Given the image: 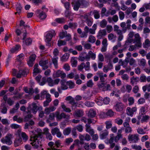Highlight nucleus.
I'll return each instance as SVG.
<instances>
[{"instance_id":"1","label":"nucleus","mask_w":150,"mask_h":150,"mask_svg":"<svg viewBox=\"0 0 150 150\" xmlns=\"http://www.w3.org/2000/svg\"><path fill=\"white\" fill-rule=\"evenodd\" d=\"M30 140L32 142L30 144L34 147L37 149L41 145L42 141V136L40 134H33L31 136Z\"/></svg>"},{"instance_id":"2","label":"nucleus","mask_w":150,"mask_h":150,"mask_svg":"<svg viewBox=\"0 0 150 150\" xmlns=\"http://www.w3.org/2000/svg\"><path fill=\"white\" fill-rule=\"evenodd\" d=\"M45 36V41L46 45L48 47L51 46L50 42L52 37L56 35L55 31L53 30L48 31L46 32Z\"/></svg>"},{"instance_id":"3","label":"nucleus","mask_w":150,"mask_h":150,"mask_svg":"<svg viewBox=\"0 0 150 150\" xmlns=\"http://www.w3.org/2000/svg\"><path fill=\"white\" fill-rule=\"evenodd\" d=\"M12 135L11 134H8L4 138L1 139V142L4 144H6L8 145H10L12 144L11 138Z\"/></svg>"},{"instance_id":"4","label":"nucleus","mask_w":150,"mask_h":150,"mask_svg":"<svg viewBox=\"0 0 150 150\" xmlns=\"http://www.w3.org/2000/svg\"><path fill=\"white\" fill-rule=\"evenodd\" d=\"M53 53L54 56L52 58V61L55 68L57 69L58 68V57L57 56L59 53L58 50L57 48L54 49Z\"/></svg>"},{"instance_id":"5","label":"nucleus","mask_w":150,"mask_h":150,"mask_svg":"<svg viewBox=\"0 0 150 150\" xmlns=\"http://www.w3.org/2000/svg\"><path fill=\"white\" fill-rule=\"evenodd\" d=\"M77 59L79 61L81 62H83L85 60L87 61L90 60V58L88 55V54L85 52H81Z\"/></svg>"},{"instance_id":"6","label":"nucleus","mask_w":150,"mask_h":150,"mask_svg":"<svg viewBox=\"0 0 150 150\" xmlns=\"http://www.w3.org/2000/svg\"><path fill=\"white\" fill-rule=\"evenodd\" d=\"M87 3L85 0H78L76 2V11H77L80 6L83 8L87 6Z\"/></svg>"},{"instance_id":"7","label":"nucleus","mask_w":150,"mask_h":150,"mask_svg":"<svg viewBox=\"0 0 150 150\" xmlns=\"http://www.w3.org/2000/svg\"><path fill=\"white\" fill-rule=\"evenodd\" d=\"M60 81L59 79H56L53 80L50 77H47V82L48 83V84L50 86H52L54 85L58 84Z\"/></svg>"},{"instance_id":"8","label":"nucleus","mask_w":150,"mask_h":150,"mask_svg":"<svg viewBox=\"0 0 150 150\" xmlns=\"http://www.w3.org/2000/svg\"><path fill=\"white\" fill-rule=\"evenodd\" d=\"M48 62V60L47 59L45 60L42 59L40 61L39 64L42 67V69L45 70L49 67Z\"/></svg>"},{"instance_id":"9","label":"nucleus","mask_w":150,"mask_h":150,"mask_svg":"<svg viewBox=\"0 0 150 150\" xmlns=\"http://www.w3.org/2000/svg\"><path fill=\"white\" fill-rule=\"evenodd\" d=\"M138 136V135L137 134H130L128 136V139L129 141L132 142L133 143H136L138 142L139 139Z\"/></svg>"},{"instance_id":"10","label":"nucleus","mask_w":150,"mask_h":150,"mask_svg":"<svg viewBox=\"0 0 150 150\" xmlns=\"http://www.w3.org/2000/svg\"><path fill=\"white\" fill-rule=\"evenodd\" d=\"M137 110V109L136 107H133L132 108L129 107H128L127 108L126 113L128 115L132 117L134 113L136 112Z\"/></svg>"},{"instance_id":"11","label":"nucleus","mask_w":150,"mask_h":150,"mask_svg":"<svg viewBox=\"0 0 150 150\" xmlns=\"http://www.w3.org/2000/svg\"><path fill=\"white\" fill-rule=\"evenodd\" d=\"M55 116L57 119L60 120L63 118H67L69 116L66 115L64 113L62 112L61 114L59 112H56L55 113Z\"/></svg>"},{"instance_id":"12","label":"nucleus","mask_w":150,"mask_h":150,"mask_svg":"<svg viewBox=\"0 0 150 150\" xmlns=\"http://www.w3.org/2000/svg\"><path fill=\"white\" fill-rule=\"evenodd\" d=\"M36 12L37 14H38L39 18L41 19H44L47 17V15L43 11H41L40 9H37Z\"/></svg>"},{"instance_id":"13","label":"nucleus","mask_w":150,"mask_h":150,"mask_svg":"<svg viewBox=\"0 0 150 150\" xmlns=\"http://www.w3.org/2000/svg\"><path fill=\"white\" fill-rule=\"evenodd\" d=\"M44 133L46 136L47 139L51 140L52 139V137L49 132V129L47 128H45L43 129Z\"/></svg>"},{"instance_id":"14","label":"nucleus","mask_w":150,"mask_h":150,"mask_svg":"<svg viewBox=\"0 0 150 150\" xmlns=\"http://www.w3.org/2000/svg\"><path fill=\"white\" fill-rule=\"evenodd\" d=\"M115 108L117 111H122L123 109L124 105L121 102H117L115 106Z\"/></svg>"},{"instance_id":"15","label":"nucleus","mask_w":150,"mask_h":150,"mask_svg":"<svg viewBox=\"0 0 150 150\" xmlns=\"http://www.w3.org/2000/svg\"><path fill=\"white\" fill-rule=\"evenodd\" d=\"M107 32L105 29L100 30L98 33L97 37L98 39H101L103 38V37L105 36Z\"/></svg>"},{"instance_id":"16","label":"nucleus","mask_w":150,"mask_h":150,"mask_svg":"<svg viewBox=\"0 0 150 150\" xmlns=\"http://www.w3.org/2000/svg\"><path fill=\"white\" fill-rule=\"evenodd\" d=\"M71 38V36L70 35H68V37L67 38L66 41L62 40H58L57 42V44L60 47L62 45H65L66 43V41H69L70 40Z\"/></svg>"},{"instance_id":"17","label":"nucleus","mask_w":150,"mask_h":150,"mask_svg":"<svg viewBox=\"0 0 150 150\" xmlns=\"http://www.w3.org/2000/svg\"><path fill=\"white\" fill-rule=\"evenodd\" d=\"M39 67V65L38 64H36L34 65L33 70V76H36L37 74L40 73L42 71L38 68Z\"/></svg>"},{"instance_id":"18","label":"nucleus","mask_w":150,"mask_h":150,"mask_svg":"<svg viewBox=\"0 0 150 150\" xmlns=\"http://www.w3.org/2000/svg\"><path fill=\"white\" fill-rule=\"evenodd\" d=\"M60 83L61 84V87L62 90H65L68 88L67 81H66V80L62 79L61 80Z\"/></svg>"},{"instance_id":"19","label":"nucleus","mask_w":150,"mask_h":150,"mask_svg":"<svg viewBox=\"0 0 150 150\" xmlns=\"http://www.w3.org/2000/svg\"><path fill=\"white\" fill-rule=\"evenodd\" d=\"M27 115H26L24 118V121L28 122L29 121L30 119L32 117L33 115L31 114L30 111L28 110L27 112H26Z\"/></svg>"},{"instance_id":"20","label":"nucleus","mask_w":150,"mask_h":150,"mask_svg":"<svg viewBox=\"0 0 150 150\" xmlns=\"http://www.w3.org/2000/svg\"><path fill=\"white\" fill-rule=\"evenodd\" d=\"M82 137L80 138V142H79L78 139H76V145H77L78 146V150H81L82 145L84 143L83 141L84 140Z\"/></svg>"},{"instance_id":"21","label":"nucleus","mask_w":150,"mask_h":150,"mask_svg":"<svg viewBox=\"0 0 150 150\" xmlns=\"http://www.w3.org/2000/svg\"><path fill=\"white\" fill-rule=\"evenodd\" d=\"M65 100L69 101V103L72 106L75 105V101L74 98L71 96H69L66 97Z\"/></svg>"},{"instance_id":"22","label":"nucleus","mask_w":150,"mask_h":150,"mask_svg":"<svg viewBox=\"0 0 150 150\" xmlns=\"http://www.w3.org/2000/svg\"><path fill=\"white\" fill-rule=\"evenodd\" d=\"M130 83L132 85H134V84H136L139 81V79L138 77H135L134 76L130 78Z\"/></svg>"},{"instance_id":"23","label":"nucleus","mask_w":150,"mask_h":150,"mask_svg":"<svg viewBox=\"0 0 150 150\" xmlns=\"http://www.w3.org/2000/svg\"><path fill=\"white\" fill-rule=\"evenodd\" d=\"M20 48L21 46L19 45H17L15 47L12 48L10 50V51L11 53H12L17 52L19 51Z\"/></svg>"},{"instance_id":"24","label":"nucleus","mask_w":150,"mask_h":150,"mask_svg":"<svg viewBox=\"0 0 150 150\" xmlns=\"http://www.w3.org/2000/svg\"><path fill=\"white\" fill-rule=\"evenodd\" d=\"M100 135V137L101 139L106 138L108 134V132L106 130L102 131Z\"/></svg>"},{"instance_id":"25","label":"nucleus","mask_w":150,"mask_h":150,"mask_svg":"<svg viewBox=\"0 0 150 150\" xmlns=\"http://www.w3.org/2000/svg\"><path fill=\"white\" fill-rule=\"evenodd\" d=\"M27 74L25 71L23 70H20L16 75V77L17 78H20L22 76H25Z\"/></svg>"},{"instance_id":"26","label":"nucleus","mask_w":150,"mask_h":150,"mask_svg":"<svg viewBox=\"0 0 150 150\" xmlns=\"http://www.w3.org/2000/svg\"><path fill=\"white\" fill-rule=\"evenodd\" d=\"M96 115V111L92 109H91L88 111V116L91 118H93Z\"/></svg>"},{"instance_id":"27","label":"nucleus","mask_w":150,"mask_h":150,"mask_svg":"<svg viewBox=\"0 0 150 150\" xmlns=\"http://www.w3.org/2000/svg\"><path fill=\"white\" fill-rule=\"evenodd\" d=\"M22 141V139L21 138H16L14 142V145L15 147H17L20 145Z\"/></svg>"},{"instance_id":"28","label":"nucleus","mask_w":150,"mask_h":150,"mask_svg":"<svg viewBox=\"0 0 150 150\" xmlns=\"http://www.w3.org/2000/svg\"><path fill=\"white\" fill-rule=\"evenodd\" d=\"M93 15L95 18L96 19L99 18L100 17L99 11L96 10H95L93 11Z\"/></svg>"},{"instance_id":"29","label":"nucleus","mask_w":150,"mask_h":150,"mask_svg":"<svg viewBox=\"0 0 150 150\" xmlns=\"http://www.w3.org/2000/svg\"><path fill=\"white\" fill-rule=\"evenodd\" d=\"M32 108L31 110L33 113L35 114L38 111V106L35 103H33L32 104Z\"/></svg>"},{"instance_id":"30","label":"nucleus","mask_w":150,"mask_h":150,"mask_svg":"<svg viewBox=\"0 0 150 150\" xmlns=\"http://www.w3.org/2000/svg\"><path fill=\"white\" fill-rule=\"evenodd\" d=\"M55 21L59 24H63L65 22V19L63 18H57L55 19Z\"/></svg>"},{"instance_id":"31","label":"nucleus","mask_w":150,"mask_h":150,"mask_svg":"<svg viewBox=\"0 0 150 150\" xmlns=\"http://www.w3.org/2000/svg\"><path fill=\"white\" fill-rule=\"evenodd\" d=\"M88 55L89 57L90 60L91 58L93 60H94L96 58V54L95 53H93L92 51H90L88 54Z\"/></svg>"},{"instance_id":"32","label":"nucleus","mask_w":150,"mask_h":150,"mask_svg":"<svg viewBox=\"0 0 150 150\" xmlns=\"http://www.w3.org/2000/svg\"><path fill=\"white\" fill-rule=\"evenodd\" d=\"M16 7L17 12L15 13V14H16V13L20 14L22 8L21 5L17 3L16 5Z\"/></svg>"},{"instance_id":"33","label":"nucleus","mask_w":150,"mask_h":150,"mask_svg":"<svg viewBox=\"0 0 150 150\" xmlns=\"http://www.w3.org/2000/svg\"><path fill=\"white\" fill-rule=\"evenodd\" d=\"M21 136L24 142H26L28 139V137L25 132H22L21 133Z\"/></svg>"},{"instance_id":"34","label":"nucleus","mask_w":150,"mask_h":150,"mask_svg":"<svg viewBox=\"0 0 150 150\" xmlns=\"http://www.w3.org/2000/svg\"><path fill=\"white\" fill-rule=\"evenodd\" d=\"M83 112L81 110H76V116L81 117L83 115Z\"/></svg>"},{"instance_id":"35","label":"nucleus","mask_w":150,"mask_h":150,"mask_svg":"<svg viewBox=\"0 0 150 150\" xmlns=\"http://www.w3.org/2000/svg\"><path fill=\"white\" fill-rule=\"evenodd\" d=\"M97 74V75H98L99 76L100 82H105V78L103 76V73L98 71Z\"/></svg>"},{"instance_id":"36","label":"nucleus","mask_w":150,"mask_h":150,"mask_svg":"<svg viewBox=\"0 0 150 150\" xmlns=\"http://www.w3.org/2000/svg\"><path fill=\"white\" fill-rule=\"evenodd\" d=\"M69 55L68 53H65L62 57L61 60L62 61L65 62L68 59Z\"/></svg>"},{"instance_id":"37","label":"nucleus","mask_w":150,"mask_h":150,"mask_svg":"<svg viewBox=\"0 0 150 150\" xmlns=\"http://www.w3.org/2000/svg\"><path fill=\"white\" fill-rule=\"evenodd\" d=\"M71 14V12L69 11V10H66L64 13L65 17L67 18H69L70 21H72V19L70 17Z\"/></svg>"},{"instance_id":"38","label":"nucleus","mask_w":150,"mask_h":150,"mask_svg":"<svg viewBox=\"0 0 150 150\" xmlns=\"http://www.w3.org/2000/svg\"><path fill=\"white\" fill-rule=\"evenodd\" d=\"M54 143L53 142H50L48 144V146L50 147V149H51L52 150H62L60 149H56L54 146Z\"/></svg>"},{"instance_id":"39","label":"nucleus","mask_w":150,"mask_h":150,"mask_svg":"<svg viewBox=\"0 0 150 150\" xmlns=\"http://www.w3.org/2000/svg\"><path fill=\"white\" fill-rule=\"evenodd\" d=\"M107 23L106 20L103 19L100 22V25L102 28H105L106 26Z\"/></svg>"},{"instance_id":"40","label":"nucleus","mask_w":150,"mask_h":150,"mask_svg":"<svg viewBox=\"0 0 150 150\" xmlns=\"http://www.w3.org/2000/svg\"><path fill=\"white\" fill-rule=\"evenodd\" d=\"M71 128L67 127L63 130V133L65 135H67L69 134L71 131Z\"/></svg>"},{"instance_id":"41","label":"nucleus","mask_w":150,"mask_h":150,"mask_svg":"<svg viewBox=\"0 0 150 150\" xmlns=\"http://www.w3.org/2000/svg\"><path fill=\"white\" fill-rule=\"evenodd\" d=\"M95 104V103L93 102L86 101L85 103V105L88 107H93Z\"/></svg>"},{"instance_id":"42","label":"nucleus","mask_w":150,"mask_h":150,"mask_svg":"<svg viewBox=\"0 0 150 150\" xmlns=\"http://www.w3.org/2000/svg\"><path fill=\"white\" fill-rule=\"evenodd\" d=\"M61 107L66 112H69L71 111L70 109L69 108H67L63 103H61Z\"/></svg>"},{"instance_id":"43","label":"nucleus","mask_w":150,"mask_h":150,"mask_svg":"<svg viewBox=\"0 0 150 150\" xmlns=\"http://www.w3.org/2000/svg\"><path fill=\"white\" fill-rule=\"evenodd\" d=\"M85 18L86 19V22L87 23L88 25L89 26H91L93 24V21L88 18L87 16H86V17H85Z\"/></svg>"},{"instance_id":"44","label":"nucleus","mask_w":150,"mask_h":150,"mask_svg":"<svg viewBox=\"0 0 150 150\" xmlns=\"http://www.w3.org/2000/svg\"><path fill=\"white\" fill-rule=\"evenodd\" d=\"M47 82V78L45 77H42L41 81L39 82V84L40 86L44 85Z\"/></svg>"},{"instance_id":"45","label":"nucleus","mask_w":150,"mask_h":150,"mask_svg":"<svg viewBox=\"0 0 150 150\" xmlns=\"http://www.w3.org/2000/svg\"><path fill=\"white\" fill-rule=\"evenodd\" d=\"M59 131V129L57 128L56 127L52 129L51 132L53 135L56 134Z\"/></svg>"},{"instance_id":"46","label":"nucleus","mask_w":150,"mask_h":150,"mask_svg":"<svg viewBox=\"0 0 150 150\" xmlns=\"http://www.w3.org/2000/svg\"><path fill=\"white\" fill-rule=\"evenodd\" d=\"M106 125V128L107 129L111 128L112 126V122L111 121H106L105 122Z\"/></svg>"},{"instance_id":"47","label":"nucleus","mask_w":150,"mask_h":150,"mask_svg":"<svg viewBox=\"0 0 150 150\" xmlns=\"http://www.w3.org/2000/svg\"><path fill=\"white\" fill-rule=\"evenodd\" d=\"M129 119H125V122L123 123V126L125 127H126L130 126V125L129 124Z\"/></svg>"},{"instance_id":"48","label":"nucleus","mask_w":150,"mask_h":150,"mask_svg":"<svg viewBox=\"0 0 150 150\" xmlns=\"http://www.w3.org/2000/svg\"><path fill=\"white\" fill-rule=\"evenodd\" d=\"M81 137L83 139H82L85 140L87 141H89L91 139V137L90 135L87 134H86L85 136L82 135Z\"/></svg>"},{"instance_id":"49","label":"nucleus","mask_w":150,"mask_h":150,"mask_svg":"<svg viewBox=\"0 0 150 150\" xmlns=\"http://www.w3.org/2000/svg\"><path fill=\"white\" fill-rule=\"evenodd\" d=\"M47 93V91L45 90H43L41 92L40 97L41 100L44 98L45 96H46V95L48 94Z\"/></svg>"},{"instance_id":"50","label":"nucleus","mask_w":150,"mask_h":150,"mask_svg":"<svg viewBox=\"0 0 150 150\" xmlns=\"http://www.w3.org/2000/svg\"><path fill=\"white\" fill-rule=\"evenodd\" d=\"M67 35V32L66 31H64L60 32L59 34V38L60 39H62Z\"/></svg>"},{"instance_id":"51","label":"nucleus","mask_w":150,"mask_h":150,"mask_svg":"<svg viewBox=\"0 0 150 150\" xmlns=\"http://www.w3.org/2000/svg\"><path fill=\"white\" fill-rule=\"evenodd\" d=\"M93 84L92 80L91 79L89 80L86 83L87 86L88 87H92Z\"/></svg>"},{"instance_id":"52","label":"nucleus","mask_w":150,"mask_h":150,"mask_svg":"<svg viewBox=\"0 0 150 150\" xmlns=\"http://www.w3.org/2000/svg\"><path fill=\"white\" fill-rule=\"evenodd\" d=\"M117 34L119 35L118 38V40L119 41H121L122 40L123 38V35H122V33L121 30H118Z\"/></svg>"},{"instance_id":"53","label":"nucleus","mask_w":150,"mask_h":150,"mask_svg":"<svg viewBox=\"0 0 150 150\" xmlns=\"http://www.w3.org/2000/svg\"><path fill=\"white\" fill-rule=\"evenodd\" d=\"M24 55L23 54H21L18 55L17 57V60L19 62H21L24 59Z\"/></svg>"},{"instance_id":"54","label":"nucleus","mask_w":150,"mask_h":150,"mask_svg":"<svg viewBox=\"0 0 150 150\" xmlns=\"http://www.w3.org/2000/svg\"><path fill=\"white\" fill-rule=\"evenodd\" d=\"M67 86H69L70 88H74V84L73 82H72L71 81H67Z\"/></svg>"},{"instance_id":"55","label":"nucleus","mask_w":150,"mask_h":150,"mask_svg":"<svg viewBox=\"0 0 150 150\" xmlns=\"http://www.w3.org/2000/svg\"><path fill=\"white\" fill-rule=\"evenodd\" d=\"M96 41V39L95 37L93 35H90L88 41L89 42L92 43H94Z\"/></svg>"},{"instance_id":"56","label":"nucleus","mask_w":150,"mask_h":150,"mask_svg":"<svg viewBox=\"0 0 150 150\" xmlns=\"http://www.w3.org/2000/svg\"><path fill=\"white\" fill-rule=\"evenodd\" d=\"M145 113V107L143 106L140 109L139 114L142 116Z\"/></svg>"},{"instance_id":"57","label":"nucleus","mask_w":150,"mask_h":150,"mask_svg":"<svg viewBox=\"0 0 150 150\" xmlns=\"http://www.w3.org/2000/svg\"><path fill=\"white\" fill-rule=\"evenodd\" d=\"M125 133H129L131 132L132 130L131 127L130 126L128 127H125Z\"/></svg>"},{"instance_id":"58","label":"nucleus","mask_w":150,"mask_h":150,"mask_svg":"<svg viewBox=\"0 0 150 150\" xmlns=\"http://www.w3.org/2000/svg\"><path fill=\"white\" fill-rule=\"evenodd\" d=\"M128 47V46L127 45V42H125L124 45V48L122 49L119 50L118 51V53L121 54L123 51L125 50L126 48Z\"/></svg>"},{"instance_id":"59","label":"nucleus","mask_w":150,"mask_h":150,"mask_svg":"<svg viewBox=\"0 0 150 150\" xmlns=\"http://www.w3.org/2000/svg\"><path fill=\"white\" fill-rule=\"evenodd\" d=\"M85 65V63L84 62H82L80 65H79L78 67V69L80 71H82L83 69L84 68V66Z\"/></svg>"},{"instance_id":"60","label":"nucleus","mask_w":150,"mask_h":150,"mask_svg":"<svg viewBox=\"0 0 150 150\" xmlns=\"http://www.w3.org/2000/svg\"><path fill=\"white\" fill-rule=\"evenodd\" d=\"M103 102L105 104H108L110 101V98L108 97L105 98L103 100Z\"/></svg>"},{"instance_id":"61","label":"nucleus","mask_w":150,"mask_h":150,"mask_svg":"<svg viewBox=\"0 0 150 150\" xmlns=\"http://www.w3.org/2000/svg\"><path fill=\"white\" fill-rule=\"evenodd\" d=\"M32 42V40L30 38H28L25 40V44L26 45H28L31 44Z\"/></svg>"},{"instance_id":"62","label":"nucleus","mask_w":150,"mask_h":150,"mask_svg":"<svg viewBox=\"0 0 150 150\" xmlns=\"http://www.w3.org/2000/svg\"><path fill=\"white\" fill-rule=\"evenodd\" d=\"M123 120L121 119L117 118L115 120V122L119 125H121L123 123Z\"/></svg>"},{"instance_id":"63","label":"nucleus","mask_w":150,"mask_h":150,"mask_svg":"<svg viewBox=\"0 0 150 150\" xmlns=\"http://www.w3.org/2000/svg\"><path fill=\"white\" fill-rule=\"evenodd\" d=\"M146 77L144 75H142L140 77V80L141 82H145L146 81Z\"/></svg>"},{"instance_id":"64","label":"nucleus","mask_w":150,"mask_h":150,"mask_svg":"<svg viewBox=\"0 0 150 150\" xmlns=\"http://www.w3.org/2000/svg\"><path fill=\"white\" fill-rule=\"evenodd\" d=\"M106 30L108 33H110L113 30L112 27L111 25H108L106 26Z\"/></svg>"}]
</instances>
